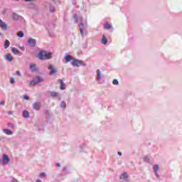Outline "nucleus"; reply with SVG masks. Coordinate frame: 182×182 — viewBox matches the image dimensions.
Returning <instances> with one entry per match:
<instances>
[{"label": "nucleus", "mask_w": 182, "mask_h": 182, "mask_svg": "<svg viewBox=\"0 0 182 182\" xmlns=\"http://www.w3.org/2000/svg\"><path fill=\"white\" fill-rule=\"evenodd\" d=\"M30 68L32 69L33 71L36 70V65H35V64H31V65H30Z\"/></svg>", "instance_id": "21"}, {"label": "nucleus", "mask_w": 182, "mask_h": 182, "mask_svg": "<svg viewBox=\"0 0 182 182\" xmlns=\"http://www.w3.org/2000/svg\"><path fill=\"white\" fill-rule=\"evenodd\" d=\"M13 18H14V19H18V15H16V14H14Z\"/></svg>", "instance_id": "30"}, {"label": "nucleus", "mask_w": 182, "mask_h": 182, "mask_svg": "<svg viewBox=\"0 0 182 182\" xmlns=\"http://www.w3.org/2000/svg\"><path fill=\"white\" fill-rule=\"evenodd\" d=\"M4 132L8 136H11V134H12V131H11L10 129H4Z\"/></svg>", "instance_id": "16"}, {"label": "nucleus", "mask_w": 182, "mask_h": 182, "mask_svg": "<svg viewBox=\"0 0 182 182\" xmlns=\"http://www.w3.org/2000/svg\"><path fill=\"white\" fill-rule=\"evenodd\" d=\"M159 167L158 164L154 165V173H157V171H159Z\"/></svg>", "instance_id": "22"}, {"label": "nucleus", "mask_w": 182, "mask_h": 182, "mask_svg": "<svg viewBox=\"0 0 182 182\" xmlns=\"http://www.w3.org/2000/svg\"><path fill=\"white\" fill-rule=\"evenodd\" d=\"M10 82H11V84L15 83V80H14V78H11Z\"/></svg>", "instance_id": "31"}, {"label": "nucleus", "mask_w": 182, "mask_h": 182, "mask_svg": "<svg viewBox=\"0 0 182 182\" xmlns=\"http://www.w3.org/2000/svg\"><path fill=\"white\" fill-rule=\"evenodd\" d=\"M33 107L35 110H41V102H35Z\"/></svg>", "instance_id": "9"}, {"label": "nucleus", "mask_w": 182, "mask_h": 182, "mask_svg": "<svg viewBox=\"0 0 182 182\" xmlns=\"http://www.w3.org/2000/svg\"><path fill=\"white\" fill-rule=\"evenodd\" d=\"M113 85H119V81L117 79H114L112 81Z\"/></svg>", "instance_id": "25"}, {"label": "nucleus", "mask_w": 182, "mask_h": 182, "mask_svg": "<svg viewBox=\"0 0 182 182\" xmlns=\"http://www.w3.org/2000/svg\"><path fill=\"white\" fill-rule=\"evenodd\" d=\"M51 10H52V12H53V11H55V9H51Z\"/></svg>", "instance_id": "41"}, {"label": "nucleus", "mask_w": 182, "mask_h": 182, "mask_svg": "<svg viewBox=\"0 0 182 182\" xmlns=\"http://www.w3.org/2000/svg\"><path fill=\"white\" fill-rule=\"evenodd\" d=\"M0 26H1V28L3 29L6 30L8 28V26L6 25V23H4V21H2V20H0Z\"/></svg>", "instance_id": "11"}, {"label": "nucleus", "mask_w": 182, "mask_h": 182, "mask_svg": "<svg viewBox=\"0 0 182 182\" xmlns=\"http://www.w3.org/2000/svg\"><path fill=\"white\" fill-rule=\"evenodd\" d=\"M5 59L8 60L9 62H12L14 60V57H12V55L11 53H8L5 55Z\"/></svg>", "instance_id": "10"}, {"label": "nucleus", "mask_w": 182, "mask_h": 182, "mask_svg": "<svg viewBox=\"0 0 182 182\" xmlns=\"http://www.w3.org/2000/svg\"><path fill=\"white\" fill-rule=\"evenodd\" d=\"M144 161H149V159L147 158H144Z\"/></svg>", "instance_id": "35"}, {"label": "nucleus", "mask_w": 182, "mask_h": 182, "mask_svg": "<svg viewBox=\"0 0 182 182\" xmlns=\"http://www.w3.org/2000/svg\"><path fill=\"white\" fill-rule=\"evenodd\" d=\"M58 82H60V89L61 90H65V89H66V85L63 83V80L62 79H59Z\"/></svg>", "instance_id": "5"}, {"label": "nucleus", "mask_w": 182, "mask_h": 182, "mask_svg": "<svg viewBox=\"0 0 182 182\" xmlns=\"http://www.w3.org/2000/svg\"><path fill=\"white\" fill-rule=\"evenodd\" d=\"M24 1H32V0H24Z\"/></svg>", "instance_id": "42"}, {"label": "nucleus", "mask_w": 182, "mask_h": 182, "mask_svg": "<svg viewBox=\"0 0 182 182\" xmlns=\"http://www.w3.org/2000/svg\"><path fill=\"white\" fill-rule=\"evenodd\" d=\"M80 31L82 36H85V25L82 23L80 24Z\"/></svg>", "instance_id": "8"}, {"label": "nucleus", "mask_w": 182, "mask_h": 182, "mask_svg": "<svg viewBox=\"0 0 182 182\" xmlns=\"http://www.w3.org/2000/svg\"><path fill=\"white\" fill-rule=\"evenodd\" d=\"M9 114L14 116L15 114V112L10 111V112H9Z\"/></svg>", "instance_id": "29"}, {"label": "nucleus", "mask_w": 182, "mask_h": 182, "mask_svg": "<svg viewBox=\"0 0 182 182\" xmlns=\"http://www.w3.org/2000/svg\"><path fill=\"white\" fill-rule=\"evenodd\" d=\"M28 45H29L30 46L33 47V46H35V45H36V40H35V39H33V38H29V39L28 40Z\"/></svg>", "instance_id": "7"}, {"label": "nucleus", "mask_w": 182, "mask_h": 182, "mask_svg": "<svg viewBox=\"0 0 182 182\" xmlns=\"http://www.w3.org/2000/svg\"><path fill=\"white\" fill-rule=\"evenodd\" d=\"M23 99H25V100H29V97H28V95H23Z\"/></svg>", "instance_id": "28"}, {"label": "nucleus", "mask_w": 182, "mask_h": 182, "mask_svg": "<svg viewBox=\"0 0 182 182\" xmlns=\"http://www.w3.org/2000/svg\"><path fill=\"white\" fill-rule=\"evenodd\" d=\"M48 69L49 70H50V75H55V73H56L57 72L56 69H55V68L53 67V65H50L48 66Z\"/></svg>", "instance_id": "6"}, {"label": "nucleus", "mask_w": 182, "mask_h": 182, "mask_svg": "<svg viewBox=\"0 0 182 182\" xmlns=\"http://www.w3.org/2000/svg\"><path fill=\"white\" fill-rule=\"evenodd\" d=\"M52 97H56L58 96V92H51Z\"/></svg>", "instance_id": "24"}, {"label": "nucleus", "mask_w": 182, "mask_h": 182, "mask_svg": "<svg viewBox=\"0 0 182 182\" xmlns=\"http://www.w3.org/2000/svg\"><path fill=\"white\" fill-rule=\"evenodd\" d=\"M118 154H119V156H122V152H118Z\"/></svg>", "instance_id": "38"}, {"label": "nucleus", "mask_w": 182, "mask_h": 182, "mask_svg": "<svg viewBox=\"0 0 182 182\" xmlns=\"http://www.w3.org/2000/svg\"><path fill=\"white\" fill-rule=\"evenodd\" d=\"M52 57L51 53H48L45 50H41L37 55V58L38 59H41V60H47L48 59H50Z\"/></svg>", "instance_id": "1"}, {"label": "nucleus", "mask_w": 182, "mask_h": 182, "mask_svg": "<svg viewBox=\"0 0 182 182\" xmlns=\"http://www.w3.org/2000/svg\"><path fill=\"white\" fill-rule=\"evenodd\" d=\"M72 65L73 66H75L77 68H79L80 65H82L83 66H86V64L83 61H80L77 59H74V58L73 59Z\"/></svg>", "instance_id": "3"}, {"label": "nucleus", "mask_w": 182, "mask_h": 182, "mask_svg": "<svg viewBox=\"0 0 182 182\" xmlns=\"http://www.w3.org/2000/svg\"><path fill=\"white\" fill-rule=\"evenodd\" d=\"M0 163H2V159H0Z\"/></svg>", "instance_id": "43"}, {"label": "nucleus", "mask_w": 182, "mask_h": 182, "mask_svg": "<svg viewBox=\"0 0 182 182\" xmlns=\"http://www.w3.org/2000/svg\"><path fill=\"white\" fill-rule=\"evenodd\" d=\"M51 10H52V12H53V11H55V9H51Z\"/></svg>", "instance_id": "40"}, {"label": "nucleus", "mask_w": 182, "mask_h": 182, "mask_svg": "<svg viewBox=\"0 0 182 182\" xmlns=\"http://www.w3.org/2000/svg\"><path fill=\"white\" fill-rule=\"evenodd\" d=\"M97 79L98 80H100V79H102V74L100 73V70H97Z\"/></svg>", "instance_id": "20"}, {"label": "nucleus", "mask_w": 182, "mask_h": 182, "mask_svg": "<svg viewBox=\"0 0 182 182\" xmlns=\"http://www.w3.org/2000/svg\"><path fill=\"white\" fill-rule=\"evenodd\" d=\"M23 117H26V119L29 118V116H30L29 112H28V111H24V112H23Z\"/></svg>", "instance_id": "17"}, {"label": "nucleus", "mask_w": 182, "mask_h": 182, "mask_svg": "<svg viewBox=\"0 0 182 182\" xmlns=\"http://www.w3.org/2000/svg\"><path fill=\"white\" fill-rule=\"evenodd\" d=\"M11 52L12 53H14V55H18V53H19V50H18L16 48L13 47L11 48Z\"/></svg>", "instance_id": "14"}, {"label": "nucleus", "mask_w": 182, "mask_h": 182, "mask_svg": "<svg viewBox=\"0 0 182 182\" xmlns=\"http://www.w3.org/2000/svg\"><path fill=\"white\" fill-rule=\"evenodd\" d=\"M65 63H68V62H70V60H73V58H72L71 55H68L65 57Z\"/></svg>", "instance_id": "12"}, {"label": "nucleus", "mask_w": 182, "mask_h": 182, "mask_svg": "<svg viewBox=\"0 0 182 182\" xmlns=\"http://www.w3.org/2000/svg\"><path fill=\"white\" fill-rule=\"evenodd\" d=\"M0 105H1V106H5V101H1V102H0Z\"/></svg>", "instance_id": "32"}, {"label": "nucleus", "mask_w": 182, "mask_h": 182, "mask_svg": "<svg viewBox=\"0 0 182 182\" xmlns=\"http://www.w3.org/2000/svg\"><path fill=\"white\" fill-rule=\"evenodd\" d=\"M61 107H66V102H62V103H61Z\"/></svg>", "instance_id": "26"}, {"label": "nucleus", "mask_w": 182, "mask_h": 182, "mask_svg": "<svg viewBox=\"0 0 182 182\" xmlns=\"http://www.w3.org/2000/svg\"><path fill=\"white\" fill-rule=\"evenodd\" d=\"M155 176H156V177H157V178L159 177V173H158L157 172H155Z\"/></svg>", "instance_id": "34"}, {"label": "nucleus", "mask_w": 182, "mask_h": 182, "mask_svg": "<svg viewBox=\"0 0 182 182\" xmlns=\"http://www.w3.org/2000/svg\"><path fill=\"white\" fill-rule=\"evenodd\" d=\"M45 176H46L45 173H40L39 177H41V178H42L45 177Z\"/></svg>", "instance_id": "27"}, {"label": "nucleus", "mask_w": 182, "mask_h": 182, "mask_svg": "<svg viewBox=\"0 0 182 182\" xmlns=\"http://www.w3.org/2000/svg\"><path fill=\"white\" fill-rule=\"evenodd\" d=\"M9 45H11V43L9 42V41L6 40L4 43V48L8 49V48H9Z\"/></svg>", "instance_id": "15"}, {"label": "nucleus", "mask_w": 182, "mask_h": 182, "mask_svg": "<svg viewBox=\"0 0 182 182\" xmlns=\"http://www.w3.org/2000/svg\"><path fill=\"white\" fill-rule=\"evenodd\" d=\"M76 22H77V19H76Z\"/></svg>", "instance_id": "44"}, {"label": "nucleus", "mask_w": 182, "mask_h": 182, "mask_svg": "<svg viewBox=\"0 0 182 182\" xmlns=\"http://www.w3.org/2000/svg\"><path fill=\"white\" fill-rule=\"evenodd\" d=\"M74 18H75L76 19L77 18V16L76 14L74 15Z\"/></svg>", "instance_id": "37"}, {"label": "nucleus", "mask_w": 182, "mask_h": 182, "mask_svg": "<svg viewBox=\"0 0 182 182\" xmlns=\"http://www.w3.org/2000/svg\"><path fill=\"white\" fill-rule=\"evenodd\" d=\"M56 166L57 167H60V164H57Z\"/></svg>", "instance_id": "36"}, {"label": "nucleus", "mask_w": 182, "mask_h": 182, "mask_svg": "<svg viewBox=\"0 0 182 182\" xmlns=\"http://www.w3.org/2000/svg\"><path fill=\"white\" fill-rule=\"evenodd\" d=\"M36 182H42L41 180H37Z\"/></svg>", "instance_id": "39"}, {"label": "nucleus", "mask_w": 182, "mask_h": 182, "mask_svg": "<svg viewBox=\"0 0 182 182\" xmlns=\"http://www.w3.org/2000/svg\"><path fill=\"white\" fill-rule=\"evenodd\" d=\"M127 177H129V176H127V173L124 172V173H123L120 176L119 178H121V179L127 178Z\"/></svg>", "instance_id": "19"}, {"label": "nucleus", "mask_w": 182, "mask_h": 182, "mask_svg": "<svg viewBox=\"0 0 182 182\" xmlns=\"http://www.w3.org/2000/svg\"><path fill=\"white\" fill-rule=\"evenodd\" d=\"M102 45H107V38L105 35L102 36Z\"/></svg>", "instance_id": "13"}, {"label": "nucleus", "mask_w": 182, "mask_h": 182, "mask_svg": "<svg viewBox=\"0 0 182 182\" xmlns=\"http://www.w3.org/2000/svg\"><path fill=\"white\" fill-rule=\"evenodd\" d=\"M1 163L4 166H6V164H9V163H11V158H9V156L6 154H3Z\"/></svg>", "instance_id": "4"}, {"label": "nucleus", "mask_w": 182, "mask_h": 182, "mask_svg": "<svg viewBox=\"0 0 182 182\" xmlns=\"http://www.w3.org/2000/svg\"><path fill=\"white\" fill-rule=\"evenodd\" d=\"M104 26H105V29H112V26L109 23H105L104 24Z\"/></svg>", "instance_id": "18"}, {"label": "nucleus", "mask_w": 182, "mask_h": 182, "mask_svg": "<svg viewBox=\"0 0 182 182\" xmlns=\"http://www.w3.org/2000/svg\"><path fill=\"white\" fill-rule=\"evenodd\" d=\"M41 82H43V78L37 76L30 82V86H35Z\"/></svg>", "instance_id": "2"}, {"label": "nucleus", "mask_w": 182, "mask_h": 182, "mask_svg": "<svg viewBox=\"0 0 182 182\" xmlns=\"http://www.w3.org/2000/svg\"><path fill=\"white\" fill-rule=\"evenodd\" d=\"M17 36H18L19 38H23V32L19 31V32L17 33Z\"/></svg>", "instance_id": "23"}, {"label": "nucleus", "mask_w": 182, "mask_h": 182, "mask_svg": "<svg viewBox=\"0 0 182 182\" xmlns=\"http://www.w3.org/2000/svg\"><path fill=\"white\" fill-rule=\"evenodd\" d=\"M17 75H18V76H22V75L21 74V71H17Z\"/></svg>", "instance_id": "33"}]
</instances>
